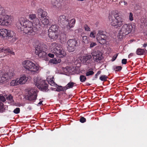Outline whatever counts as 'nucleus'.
<instances>
[{"label": "nucleus", "instance_id": "obj_21", "mask_svg": "<svg viewBox=\"0 0 147 147\" xmlns=\"http://www.w3.org/2000/svg\"><path fill=\"white\" fill-rule=\"evenodd\" d=\"M48 35L49 38L51 39H57L58 36L57 32L48 31Z\"/></svg>", "mask_w": 147, "mask_h": 147}, {"label": "nucleus", "instance_id": "obj_14", "mask_svg": "<svg viewBox=\"0 0 147 147\" xmlns=\"http://www.w3.org/2000/svg\"><path fill=\"white\" fill-rule=\"evenodd\" d=\"M107 36L105 34L96 36V39L98 42L101 45H104L106 43Z\"/></svg>", "mask_w": 147, "mask_h": 147}, {"label": "nucleus", "instance_id": "obj_1", "mask_svg": "<svg viewBox=\"0 0 147 147\" xmlns=\"http://www.w3.org/2000/svg\"><path fill=\"white\" fill-rule=\"evenodd\" d=\"M29 18L33 21L32 22L24 18H20L19 22L17 24V26L19 32L27 34L28 35H34L40 28V22L35 14L30 15Z\"/></svg>", "mask_w": 147, "mask_h": 147}, {"label": "nucleus", "instance_id": "obj_29", "mask_svg": "<svg viewBox=\"0 0 147 147\" xmlns=\"http://www.w3.org/2000/svg\"><path fill=\"white\" fill-rule=\"evenodd\" d=\"M82 41L85 44H87L90 41L89 38L86 36H84L82 38Z\"/></svg>", "mask_w": 147, "mask_h": 147}, {"label": "nucleus", "instance_id": "obj_55", "mask_svg": "<svg viewBox=\"0 0 147 147\" xmlns=\"http://www.w3.org/2000/svg\"><path fill=\"white\" fill-rule=\"evenodd\" d=\"M100 71H98L97 72V73L96 74H97V75H99V74H100Z\"/></svg>", "mask_w": 147, "mask_h": 147}, {"label": "nucleus", "instance_id": "obj_46", "mask_svg": "<svg viewBox=\"0 0 147 147\" xmlns=\"http://www.w3.org/2000/svg\"><path fill=\"white\" fill-rule=\"evenodd\" d=\"M60 87L62 89H62H58V90H59V91H62V90H63V91L67 89H68V88L67 87L66 85L65 86L63 87V88H62V87L61 86Z\"/></svg>", "mask_w": 147, "mask_h": 147}, {"label": "nucleus", "instance_id": "obj_12", "mask_svg": "<svg viewBox=\"0 0 147 147\" xmlns=\"http://www.w3.org/2000/svg\"><path fill=\"white\" fill-rule=\"evenodd\" d=\"M92 54L93 59L96 62H100L103 58L102 53L99 50H93Z\"/></svg>", "mask_w": 147, "mask_h": 147}, {"label": "nucleus", "instance_id": "obj_20", "mask_svg": "<svg viewBox=\"0 0 147 147\" xmlns=\"http://www.w3.org/2000/svg\"><path fill=\"white\" fill-rule=\"evenodd\" d=\"M28 77L26 75H21L20 78L18 79L20 84H24L28 80Z\"/></svg>", "mask_w": 147, "mask_h": 147}, {"label": "nucleus", "instance_id": "obj_34", "mask_svg": "<svg viewBox=\"0 0 147 147\" xmlns=\"http://www.w3.org/2000/svg\"><path fill=\"white\" fill-rule=\"evenodd\" d=\"M80 81L82 82H84L85 81L86 79V77L84 75H81L80 77Z\"/></svg>", "mask_w": 147, "mask_h": 147}, {"label": "nucleus", "instance_id": "obj_45", "mask_svg": "<svg viewBox=\"0 0 147 147\" xmlns=\"http://www.w3.org/2000/svg\"><path fill=\"white\" fill-rule=\"evenodd\" d=\"M86 119L84 117H81L80 120V121L82 123H84L86 121Z\"/></svg>", "mask_w": 147, "mask_h": 147}, {"label": "nucleus", "instance_id": "obj_7", "mask_svg": "<svg viewBox=\"0 0 147 147\" xmlns=\"http://www.w3.org/2000/svg\"><path fill=\"white\" fill-rule=\"evenodd\" d=\"M16 34L13 31L6 29H0V37L1 38L7 37L8 39H11V38H15Z\"/></svg>", "mask_w": 147, "mask_h": 147}, {"label": "nucleus", "instance_id": "obj_8", "mask_svg": "<svg viewBox=\"0 0 147 147\" xmlns=\"http://www.w3.org/2000/svg\"><path fill=\"white\" fill-rule=\"evenodd\" d=\"M14 76L15 74L13 71H9L7 73H4L0 71V83L7 82Z\"/></svg>", "mask_w": 147, "mask_h": 147}, {"label": "nucleus", "instance_id": "obj_19", "mask_svg": "<svg viewBox=\"0 0 147 147\" xmlns=\"http://www.w3.org/2000/svg\"><path fill=\"white\" fill-rule=\"evenodd\" d=\"M84 61L86 65L91 64L92 62V58L90 55H87L83 58Z\"/></svg>", "mask_w": 147, "mask_h": 147}, {"label": "nucleus", "instance_id": "obj_38", "mask_svg": "<svg viewBox=\"0 0 147 147\" xmlns=\"http://www.w3.org/2000/svg\"><path fill=\"white\" fill-rule=\"evenodd\" d=\"M50 62L51 63L55 64H57L58 63L57 59H55V58L51 60L50 61Z\"/></svg>", "mask_w": 147, "mask_h": 147}, {"label": "nucleus", "instance_id": "obj_4", "mask_svg": "<svg viewBox=\"0 0 147 147\" xmlns=\"http://www.w3.org/2000/svg\"><path fill=\"white\" fill-rule=\"evenodd\" d=\"M34 82L35 85L41 90L45 92H47L49 90V85L46 81L38 77L34 80Z\"/></svg>", "mask_w": 147, "mask_h": 147}, {"label": "nucleus", "instance_id": "obj_23", "mask_svg": "<svg viewBox=\"0 0 147 147\" xmlns=\"http://www.w3.org/2000/svg\"><path fill=\"white\" fill-rule=\"evenodd\" d=\"M76 20L75 19L73 18L71 19L70 22L68 20L67 25V28L68 30H69L71 28L73 27L75 24Z\"/></svg>", "mask_w": 147, "mask_h": 147}, {"label": "nucleus", "instance_id": "obj_9", "mask_svg": "<svg viewBox=\"0 0 147 147\" xmlns=\"http://www.w3.org/2000/svg\"><path fill=\"white\" fill-rule=\"evenodd\" d=\"M67 49L69 52L74 51L78 45L77 41L75 39H69L67 41Z\"/></svg>", "mask_w": 147, "mask_h": 147}, {"label": "nucleus", "instance_id": "obj_37", "mask_svg": "<svg viewBox=\"0 0 147 147\" xmlns=\"http://www.w3.org/2000/svg\"><path fill=\"white\" fill-rule=\"evenodd\" d=\"M94 72L92 71H89L86 72V76H88L93 75L94 74Z\"/></svg>", "mask_w": 147, "mask_h": 147}, {"label": "nucleus", "instance_id": "obj_28", "mask_svg": "<svg viewBox=\"0 0 147 147\" xmlns=\"http://www.w3.org/2000/svg\"><path fill=\"white\" fill-rule=\"evenodd\" d=\"M87 44H88V45H87V46H89L88 47L90 49H92L94 47L96 46L97 45L96 42L92 41H90Z\"/></svg>", "mask_w": 147, "mask_h": 147}, {"label": "nucleus", "instance_id": "obj_42", "mask_svg": "<svg viewBox=\"0 0 147 147\" xmlns=\"http://www.w3.org/2000/svg\"><path fill=\"white\" fill-rule=\"evenodd\" d=\"M5 101V98L2 95L0 94V101L4 102Z\"/></svg>", "mask_w": 147, "mask_h": 147}, {"label": "nucleus", "instance_id": "obj_22", "mask_svg": "<svg viewBox=\"0 0 147 147\" xmlns=\"http://www.w3.org/2000/svg\"><path fill=\"white\" fill-rule=\"evenodd\" d=\"M6 53L7 55L9 53L14 55L15 53L14 52L12 51L9 48H0V53L3 52Z\"/></svg>", "mask_w": 147, "mask_h": 147}, {"label": "nucleus", "instance_id": "obj_40", "mask_svg": "<svg viewBox=\"0 0 147 147\" xmlns=\"http://www.w3.org/2000/svg\"><path fill=\"white\" fill-rule=\"evenodd\" d=\"M13 112L16 114H18L20 112V109L17 107L13 111Z\"/></svg>", "mask_w": 147, "mask_h": 147}, {"label": "nucleus", "instance_id": "obj_30", "mask_svg": "<svg viewBox=\"0 0 147 147\" xmlns=\"http://www.w3.org/2000/svg\"><path fill=\"white\" fill-rule=\"evenodd\" d=\"M47 82L51 85L53 86H55L56 85V84L51 79H50V80H49V79L47 78Z\"/></svg>", "mask_w": 147, "mask_h": 147}, {"label": "nucleus", "instance_id": "obj_10", "mask_svg": "<svg viewBox=\"0 0 147 147\" xmlns=\"http://www.w3.org/2000/svg\"><path fill=\"white\" fill-rule=\"evenodd\" d=\"M4 12V14L0 15V25L8 26L10 24V17L6 15V11L5 9Z\"/></svg>", "mask_w": 147, "mask_h": 147}, {"label": "nucleus", "instance_id": "obj_53", "mask_svg": "<svg viewBox=\"0 0 147 147\" xmlns=\"http://www.w3.org/2000/svg\"><path fill=\"white\" fill-rule=\"evenodd\" d=\"M43 102L42 101H40L38 103V105H40L41 104H42V102Z\"/></svg>", "mask_w": 147, "mask_h": 147}, {"label": "nucleus", "instance_id": "obj_51", "mask_svg": "<svg viewBox=\"0 0 147 147\" xmlns=\"http://www.w3.org/2000/svg\"><path fill=\"white\" fill-rule=\"evenodd\" d=\"M147 46V43L146 42H145L144 44L143 45V48H145Z\"/></svg>", "mask_w": 147, "mask_h": 147}, {"label": "nucleus", "instance_id": "obj_5", "mask_svg": "<svg viewBox=\"0 0 147 147\" xmlns=\"http://www.w3.org/2000/svg\"><path fill=\"white\" fill-rule=\"evenodd\" d=\"M133 28V26L131 24H124L119 30L118 36L120 38H122L123 36H124L130 33Z\"/></svg>", "mask_w": 147, "mask_h": 147}, {"label": "nucleus", "instance_id": "obj_52", "mask_svg": "<svg viewBox=\"0 0 147 147\" xmlns=\"http://www.w3.org/2000/svg\"><path fill=\"white\" fill-rule=\"evenodd\" d=\"M3 106H4L3 103L0 101V107H1Z\"/></svg>", "mask_w": 147, "mask_h": 147}, {"label": "nucleus", "instance_id": "obj_43", "mask_svg": "<svg viewBox=\"0 0 147 147\" xmlns=\"http://www.w3.org/2000/svg\"><path fill=\"white\" fill-rule=\"evenodd\" d=\"M84 28L85 30L86 31H90V28L87 24H85L84 26Z\"/></svg>", "mask_w": 147, "mask_h": 147}, {"label": "nucleus", "instance_id": "obj_50", "mask_svg": "<svg viewBox=\"0 0 147 147\" xmlns=\"http://www.w3.org/2000/svg\"><path fill=\"white\" fill-rule=\"evenodd\" d=\"M48 55L51 58H53L54 57V55L53 54L49 53L48 54Z\"/></svg>", "mask_w": 147, "mask_h": 147}, {"label": "nucleus", "instance_id": "obj_13", "mask_svg": "<svg viewBox=\"0 0 147 147\" xmlns=\"http://www.w3.org/2000/svg\"><path fill=\"white\" fill-rule=\"evenodd\" d=\"M64 0H52L51 4L52 6L54 8H57L58 9H61L63 5H65Z\"/></svg>", "mask_w": 147, "mask_h": 147}, {"label": "nucleus", "instance_id": "obj_41", "mask_svg": "<svg viewBox=\"0 0 147 147\" xmlns=\"http://www.w3.org/2000/svg\"><path fill=\"white\" fill-rule=\"evenodd\" d=\"M133 13L131 12H130L129 16V20L130 21H132L133 20Z\"/></svg>", "mask_w": 147, "mask_h": 147}, {"label": "nucleus", "instance_id": "obj_17", "mask_svg": "<svg viewBox=\"0 0 147 147\" xmlns=\"http://www.w3.org/2000/svg\"><path fill=\"white\" fill-rule=\"evenodd\" d=\"M37 14L38 18L40 20V18H43L45 17L47 15V13L41 8L38 9Z\"/></svg>", "mask_w": 147, "mask_h": 147}, {"label": "nucleus", "instance_id": "obj_35", "mask_svg": "<svg viewBox=\"0 0 147 147\" xmlns=\"http://www.w3.org/2000/svg\"><path fill=\"white\" fill-rule=\"evenodd\" d=\"M7 99L9 100L11 102H14L13 99V97L11 95H9L7 97Z\"/></svg>", "mask_w": 147, "mask_h": 147}, {"label": "nucleus", "instance_id": "obj_11", "mask_svg": "<svg viewBox=\"0 0 147 147\" xmlns=\"http://www.w3.org/2000/svg\"><path fill=\"white\" fill-rule=\"evenodd\" d=\"M38 92L37 89H31L30 90L27 95V100L30 101H35L37 96Z\"/></svg>", "mask_w": 147, "mask_h": 147}, {"label": "nucleus", "instance_id": "obj_48", "mask_svg": "<svg viewBox=\"0 0 147 147\" xmlns=\"http://www.w3.org/2000/svg\"><path fill=\"white\" fill-rule=\"evenodd\" d=\"M121 63L122 64L125 65L127 63V59H123L121 61Z\"/></svg>", "mask_w": 147, "mask_h": 147}, {"label": "nucleus", "instance_id": "obj_39", "mask_svg": "<svg viewBox=\"0 0 147 147\" xmlns=\"http://www.w3.org/2000/svg\"><path fill=\"white\" fill-rule=\"evenodd\" d=\"M5 106H3L1 107H0V113H3L5 112Z\"/></svg>", "mask_w": 147, "mask_h": 147}, {"label": "nucleus", "instance_id": "obj_6", "mask_svg": "<svg viewBox=\"0 0 147 147\" xmlns=\"http://www.w3.org/2000/svg\"><path fill=\"white\" fill-rule=\"evenodd\" d=\"M36 45L35 46V53L40 57L44 58L47 56V53L43 51L42 45L38 40H36Z\"/></svg>", "mask_w": 147, "mask_h": 147}, {"label": "nucleus", "instance_id": "obj_49", "mask_svg": "<svg viewBox=\"0 0 147 147\" xmlns=\"http://www.w3.org/2000/svg\"><path fill=\"white\" fill-rule=\"evenodd\" d=\"M90 36L92 38H95V34L93 32H91L90 34Z\"/></svg>", "mask_w": 147, "mask_h": 147}, {"label": "nucleus", "instance_id": "obj_2", "mask_svg": "<svg viewBox=\"0 0 147 147\" xmlns=\"http://www.w3.org/2000/svg\"><path fill=\"white\" fill-rule=\"evenodd\" d=\"M109 19L111 25L115 28L120 27L123 24V18L117 11H113L110 14Z\"/></svg>", "mask_w": 147, "mask_h": 147}, {"label": "nucleus", "instance_id": "obj_56", "mask_svg": "<svg viewBox=\"0 0 147 147\" xmlns=\"http://www.w3.org/2000/svg\"><path fill=\"white\" fill-rule=\"evenodd\" d=\"M98 75H97V74H96L95 75V78H97V76H98Z\"/></svg>", "mask_w": 147, "mask_h": 147}, {"label": "nucleus", "instance_id": "obj_32", "mask_svg": "<svg viewBox=\"0 0 147 147\" xmlns=\"http://www.w3.org/2000/svg\"><path fill=\"white\" fill-rule=\"evenodd\" d=\"M76 84L73 82H70L66 85L68 89L72 88L74 86V84Z\"/></svg>", "mask_w": 147, "mask_h": 147}, {"label": "nucleus", "instance_id": "obj_26", "mask_svg": "<svg viewBox=\"0 0 147 147\" xmlns=\"http://www.w3.org/2000/svg\"><path fill=\"white\" fill-rule=\"evenodd\" d=\"M40 20L42 24L44 25H50L49 20L46 17L43 18H40Z\"/></svg>", "mask_w": 147, "mask_h": 147}, {"label": "nucleus", "instance_id": "obj_36", "mask_svg": "<svg viewBox=\"0 0 147 147\" xmlns=\"http://www.w3.org/2000/svg\"><path fill=\"white\" fill-rule=\"evenodd\" d=\"M5 9L0 5V15H3L5 13Z\"/></svg>", "mask_w": 147, "mask_h": 147}, {"label": "nucleus", "instance_id": "obj_31", "mask_svg": "<svg viewBox=\"0 0 147 147\" xmlns=\"http://www.w3.org/2000/svg\"><path fill=\"white\" fill-rule=\"evenodd\" d=\"M113 69L115 71H120L122 69V67L121 66H114L113 67Z\"/></svg>", "mask_w": 147, "mask_h": 147}, {"label": "nucleus", "instance_id": "obj_3", "mask_svg": "<svg viewBox=\"0 0 147 147\" xmlns=\"http://www.w3.org/2000/svg\"><path fill=\"white\" fill-rule=\"evenodd\" d=\"M22 64L24 68L26 71L36 73L39 69V67L38 66L29 60H25L23 61Z\"/></svg>", "mask_w": 147, "mask_h": 147}, {"label": "nucleus", "instance_id": "obj_47", "mask_svg": "<svg viewBox=\"0 0 147 147\" xmlns=\"http://www.w3.org/2000/svg\"><path fill=\"white\" fill-rule=\"evenodd\" d=\"M104 34L103 31L102 30H99L98 32L97 35L96 36H100V35H103Z\"/></svg>", "mask_w": 147, "mask_h": 147}, {"label": "nucleus", "instance_id": "obj_33", "mask_svg": "<svg viewBox=\"0 0 147 147\" xmlns=\"http://www.w3.org/2000/svg\"><path fill=\"white\" fill-rule=\"evenodd\" d=\"M108 78L107 76L103 75L100 77L99 79L102 81H106Z\"/></svg>", "mask_w": 147, "mask_h": 147}, {"label": "nucleus", "instance_id": "obj_24", "mask_svg": "<svg viewBox=\"0 0 147 147\" xmlns=\"http://www.w3.org/2000/svg\"><path fill=\"white\" fill-rule=\"evenodd\" d=\"M146 51L145 49H141L139 48L137 49L136 51V53L138 55H145V51Z\"/></svg>", "mask_w": 147, "mask_h": 147}, {"label": "nucleus", "instance_id": "obj_44", "mask_svg": "<svg viewBox=\"0 0 147 147\" xmlns=\"http://www.w3.org/2000/svg\"><path fill=\"white\" fill-rule=\"evenodd\" d=\"M118 53L116 54L111 59V61H113L115 60L117 58V57L118 56Z\"/></svg>", "mask_w": 147, "mask_h": 147}, {"label": "nucleus", "instance_id": "obj_16", "mask_svg": "<svg viewBox=\"0 0 147 147\" xmlns=\"http://www.w3.org/2000/svg\"><path fill=\"white\" fill-rule=\"evenodd\" d=\"M58 21L59 23L61 24L64 25L66 23H68V19L66 18V16L63 14L60 16L58 18Z\"/></svg>", "mask_w": 147, "mask_h": 147}, {"label": "nucleus", "instance_id": "obj_27", "mask_svg": "<svg viewBox=\"0 0 147 147\" xmlns=\"http://www.w3.org/2000/svg\"><path fill=\"white\" fill-rule=\"evenodd\" d=\"M19 84H20L18 78L12 80L10 83V85L12 86H17Z\"/></svg>", "mask_w": 147, "mask_h": 147}, {"label": "nucleus", "instance_id": "obj_25", "mask_svg": "<svg viewBox=\"0 0 147 147\" xmlns=\"http://www.w3.org/2000/svg\"><path fill=\"white\" fill-rule=\"evenodd\" d=\"M59 27L57 25L54 24L52 25L49 28V31H51L53 32H57V31L58 30Z\"/></svg>", "mask_w": 147, "mask_h": 147}, {"label": "nucleus", "instance_id": "obj_54", "mask_svg": "<svg viewBox=\"0 0 147 147\" xmlns=\"http://www.w3.org/2000/svg\"><path fill=\"white\" fill-rule=\"evenodd\" d=\"M123 3H124V5H127V3L125 1H123Z\"/></svg>", "mask_w": 147, "mask_h": 147}, {"label": "nucleus", "instance_id": "obj_15", "mask_svg": "<svg viewBox=\"0 0 147 147\" xmlns=\"http://www.w3.org/2000/svg\"><path fill=\"white\" fill-rule=\"evenodd\" d=\"M56 56L59 58L63 57L66 55V52L63 49H58L54 53Z\"/></svg>", "mask_w": 147, "mask_h": 147}, {"label": "nucleus", "instance_id": "obj_18", "mask_svg": "<svg viewBox=\"0 0 147 147\" xmlns=\"http://www.w3.org/2000/svg\"><path fill=\"white\" fill-rule=\"evenodd\" d=\"M60 45L59 44L55 42H53L51 44L50 47L51 51L53 53L58 49L60 48Z\"/></svg>", "mask_w": 147, "mask_h": 147}]
</instances>
